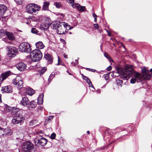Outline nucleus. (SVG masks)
Wrapping results in <instances>:
<instances>
[{
    "mask_svg": "<svg viewBox=\"0 0 152 152\" xmlns=\"http://www.w3.org/2000/svg\"><path fill=\"white\" fill-rule=\"evenodd\" d=\"M142 71L143 74L141 75L135 71L132 65H127L124 69L121 68L117 69V72H113L112 75L114 76L115 73L117 72L122 75V77L124 80H128L131 77L132 78L130 80V83H134L136 81L140 82L142 79L149 80L152 77V73L149 74V72L146 68H142Z\"/></svg>",
    "mask_w": 152,
    "mask_h": 152,
    "instance_id": "1",
    "label": "nucleus"
},
{
    "mask_svg": "<svg viewBox=\"0 0 152 152\" xmlns=\"http://www.w3.org/2000/svg\"><path fill=\"white\" fill-rule=\"evenodd\" d=\"M30 55L31 59L34 62L39 61L42 57L41 51L38 49L32 50Z\"/></svg>",
    "mask_w": 152,
    "mask_h": 152,
    "instance_id": "2",
    "label": "nucleus"
},
{
    "mask_svg": "<svg viewBox=\"0 0 152 152\" xmlns=\"http://www.w3.org/2000/svg\"><path fill=\"white\" fill-rule=\"evenodd\" d=\"M40 8V7L39 5L33 3L28 4L26 7V12L30 14L39 11Z\"/></svg>",
    "mask_w": 152,
    "mask_h": 152,
    "instance_id": "3",
    "label": "nucleus"
},
{
    "mask_svg": "<svg viewBox=\"0 0 152 152\" xmlns=\"http://www.w3.org/2000/svg\"><path fill=\"white\" fill-rule=\"evenodd\" d=\"M19 51L21 52L30 53L31 50L30 45L28 43L22 42L19 47Z\"/></svg>",
    "mask_w": 152,
    "mask_h": 152,
    "instance_id": "4",
    "label": "nucleus"
},
{
    "mask_svg": "<svg viewBox=\"0 0 152 152\" xmlns=\"http://www.w3.org/2000/svg\"><path fill=\"white\" fill-rule=\"evenodd\" d=\"M34 142L36 145L39 146H44L47 142V140L45 138L41 136L38 135L35 138Z\"/></svg>",
    "mask_w": 152,
    "mask_h": 152,
    "instance_id": "5",
    "label": "nucleus"
},
{
    "mask_svg": "<svg viewBox=\"0 0 152 152\" xmlns=\"http://www.w3.org/2000/svg\"><path fill=\"white\" fill-rule=\"evenodd\" d=\"M33 144L29 141H27L23 143L22 146L23 151L26 152H30L34 149Z\"/></svg>",
    "mask_w": 152,
    "mask_h": 152,
    "instance_id": "6",
    "label": "nucleus"
},
{
    "mask_svg": "<svg viewBox=\"0 0 152 152\" xmlns=\"http://www.w3.org/2000/svg\"><path fill=\"white\" fill-rule=\"evenodd\" d=\"M67 2L70 4H72V7L74 8H76L78 10L83 11L85 9V7L81 6L78 3L74 4V0H67Z\"/></svg>",
    "mask_w": 152,
    "mask_h": 152,
    "instance_id": "7",
    "label": "nucleus"
},
{
    "mask_svg": "<svg viewBox=\"0 0 152 152\" xmlns=\"http://www.w3.org/2000/svg\"><path fill=\"white\" fill-rule=\"evenodd\" d=\"M8 51V55L10 57L15 56L18 52V50L14 47H7V48Z\"/></svg>",
    "mask_w": 152,
    "mask_h": 152,
    "instance_id": "8",
    "label": "nucleus"
},
{
    "mask_svg": "<svg viewBox=\"0 0 152 152\" xmlns=\"http://www.w3.org/2000/svg\"><path fill=\"white\" fill-rule=\"evenodd\" d=\"M23 81L20 77H17L13 80V84L20 88L23 87Z\"/></svg>",
    "mask_w": 152,
    "mask_h": 152,
    "instance_id": "9",
    "label": "nucleus"
},
{
    "mask_svg": "<svg viewBox=\"0 0 152 152\" xmlns=\"http://www.w3.org/2000/svg\"><path fill=\"white\" fill-rule=\"evenodd\" d=\"M64 23H60L58 25L57 28V33L59 34H65V30H66L65 26L64 25Z\"/></svg>",
    "mask_w": 152,
    "mask_h": 152,
    "instance_id": "10",
    "label": "nucleus"
},
{
    "mask_svg": "<svg viewBox=\"0 0 152 152\" xmlns=\"http://www.w3.org/2000/svg\"><path fill=\"white\" fill-rule=\"evenodd\" d=\"M24 119V118L20 115H16L14 116L12 121L13 124H17L20 123Z\"/></svg>",
    "mask_w": 152,
    "mask_h": 152,
    "instance_id": "11",
    "label": "nucleus"
},
{
    "mask_svg": "<svg viewBox=\"0 0 152 152\" xmlns=\"http://www.w3.org/2000/svg\"><path fill=\"white\" fill-rule=\"evenodd\" d=\"M16 67L20 71H22L26 69V65L23 62H21L18 63Z\"/></svg>",
    "mask_w": 152,
    "mask_h": 152,
    "instance_id": "12",
    "label": "nucleus"
},
{
    "mask_svg": "<svg viewBox=\"0 0 152 152\" xmlns=\"http://www.w3.org/2000/svg\"><path fill=\"white\" fill-rule=\"evenodd\" d=\"M29 101L28 99L26 96L23 98L20 102V104L27 107Z\"/></svg>",
    "mask_w": 152,
    "mask_h": 152,
    "instance_id": "13",
    "label": "nucleus"
},
{
    "mask_svg": "<svg viewBox=\"0 0 152 152\" xmlns=\"http://www.w3.org/2000/svg\"><path fill=\"white\" fill-rule=\"evenodd\" d=\"M50 22L49 21L47 22L46 21L44 23H42L40 25V28L42 29H47L48 28L50 25Z\"/></svg>",
    "mask_w": 152,
    "mask_h": 152,
    "instance_id": "14",
    "label": "nucleus"
},
{
    "mask_svg": "<svg viewBox=\"0 0 152 152\" xmlns=\"http://www.w3.org/2000/svg\"><path fill=\"white\" fill-rule=\"evenodd\" d=\"M1 91L3 92L10 93L12 92V88L10 86H4L2 87Z\"/></svg>",
    "mask_w": 152,
    "mask_h": 152,
    "instance_id": "15",
    "label": "nucleus"
},
{
    "mask_svg": "<svg viewBox=\"0 0 152 152\" xmlns=\"http://www.w3.org/2000/svg\"><path fill=\"white\" fill-rule=\"evenodd\" d=\"M37 104L36 102L34 101H32L30 102H29L27 107L30 110L31 109L34 108L36 106Z\"/></svg>",
    "mask_w": 152,
    "mask_h": 152,
    "instance_id": "16",
    "label": "nucleus"
},
{
    "mask_svg": "<svg viewBox=\"0 0 152 152\" xmlns=\"http://www.w3.org/2000/svg\"><path fill=\"white\" fill-rule=\"evenodd\" d=\"M7 9V7L4 4L0 5V15H4Z\"/></svg>",
    "mask_w": 152,
    "mask_h": 152,
    "instance_id": "17",
    "label": "nucleus"
},
{
    "mask_svg": "<svg viewBox=\"0 0 152 152\" xmlns=\"http://www.w3.org/2000/svg\"><path fill=\"white\" fill-rule=\"evenodd\" d=\"M11 73V72L10 71H7L4 73H3L1 74V76H0L2 78L1 79V81H3L4 80L7 78L9 76Z\"/></svg>",
    "mask_w": 152,
    "mask_h": 152,
    "instance_id": "18",
    "label": "nucleus"
},
{
    "mask_svg": "<svg viewBox=\"0 0 152 152\" xmlns=\"http://www.w3.org/2000/svg\"><path fill=\"white\" fill-rule=\"evenodd\" d=\"M52 56L49 54H45L44 58L46 59L48 61V64H51L53 61Z\"/></svg>",
    "mask_w": 152,
    "mask_h": 152,
    "instance_id": "19",
    "label": "nucleus"
},
{
    "mask_svg": "<svg viewBox=\"0 0 152 152\" xmlns=\"http://www.w3.org/2000/svg\"><path fill=\"white\" fill-rule=\"evenodd\" d=\"M26 93L30 96H32L35 93V91L31 88L28 87L26 88Z\"/></svg>",
    "mask_w": 152,
    "mask_h": 152,
    "instance_id": "20",
    "label": "nucleus"
},
{
    "mask_svg": "<svg viewBox=\"0 0 152 152\" xmlns=\"http://www.w3.org/2000/svg\"><path fill=\"white\" fill-rule=\"evenodd\" d=\"M6 35L8 38L10 40H13L15 39V37L12 33L7 32H6Z\"/></svg>",
    "mask_w": 152,
    "mask_h": 152,
    "instance_id": "21",
    "label": "nucleus"
},
{
    "mask_svg": "<svg viewBox=\"0 0 152 152\" xmlns=\"http://www.w3.org/2000/svg\"><path fill=\"white\" fill-rule=\"evenodd\" d=\"M44 94L42 93L39 96L38 99L37 103L40 105L42 104L43 102Z\"/></svg>",
    "mask_w": 152,
    "mask_h": 152,
    "instance_id": "22",
    "label": "nucleus"
},
{
    "mask_svg": "<svg viewBox=\"0 0 152 152\" xmlns=\"http://www.w3.org/2000/svg\"><path fill=\"white\" fill-rule=\"evenodd\" d=\"M50 4L49 2H44L43 3V5L42 7V9L44 11H48L49 10V6Z\"/></svg>",
    "mask_w": 152,
    "mask_h": 152,
    "instance_id": "23",
    "label": "nucleus"
},
{
    "mask_svg": "<svg viewBox=\"0 0 152 152\" xmlns=\"http://www.w3.org/2000/svg\"><path fill=\"white\" fill-rule=\"evenodd\" d=\"M35 45L37 48L39 49H42L44 47V45L43 43L42 42L40 41L37 42L35 44Z\"/></svg>",
    "mask_w": 152,
    "mask_h": 152,
    "instance_id": "24",
    "label": "nucleus"
},
{
    "mask_svg": "<svg viewBox=\"0 0 152 152\" xmlns=\"http://www.w3.org/2000/svg\"><path fill=\"white\" fill-rule=\"evenodd\" d=\"M5 135H11L12 134V132L11 130L9 128H6L3 130Z\"/></svg>",
    "mask_w": 152,
    "mask_h": 152,
    "instance_id": "25",
    "label": "nucleus"
},
{
    "mask_svg": "<svg viewBox=\"0 0 152 152\" xmlns=\"http://www.w3.org/2000/svg\"><path fill=\"white\" fill-rule=\"evenodd\" d=\"M37 122V121L35 119L31 121L29 123V125L30 126H33L34 125H37L36 124Z\"/></svg>",
    "mask_w": 152,
    "mask_h": 152,
    "instance_id": "26",
    "label": "nucleus"
},
{
    "mask_svg": "<svg viewBox=\"0 0 152 152\" xmlns=\"http://www.w3.org/2000/svg\"><path fill=\"white\" fill-rule=\"evenodd\" d=\"M104 56L107 59H108L110 62H113V60L111 57L107 53H104Z\"/></svg>",
    "mask_w": 152,
    "mask_h": 152,
    "instance_id": "27",
    "label": "nucleus"
},
{
    "mask_svg": "<svg viewBox=\"0 0 152 152\" xmlns=\"http://www.w3.org/2000/svg\"><path fill=\"white\" fill-rule=\"evenodd\" d=\"M12 112L14 114H16L19 111V109L17 108L12 107Z\"/></svg>",
    "mask_w": 152,
    "mask_h": 152,
    "instance_id": "28",
    "label": "nucleus"
},
{
    "mask_svg": "<svg viewBox=\"0 0 152 152\" xmlns=\"http://www.w3.org/2000/svg\"><path fill=\"white\" fill-rule=\"evenodd\" d=\"M54 4L55 5L56 7L57 8H59L62 6V4L61 3L57 2H54Z\"/></svg>",
    "mask_w": 152,
    "mask_h": 152,
    "instance_id": "29",
    "label": "nucleus"
},
{
    "mask_svg": "<svg viewBox=\"0 0 152 152\" xmlns=\"http://www.w3.org/2000/svg\"><path fill=\"white\" fill-rule=\"evenodd\" d=\"M6 34L4 30L3 29H1L0 30V37H1L4 36Z\"/></svg>",
    "mask_w": 152,
    "mask_h": 152,
    "instance_id": "30",
    "label": "nucleus"
},
{
    "mask_svg": "<svg viewBox=\"0 0 152 152\" xmlns=\"http://www.w3.org/2000/svg\"><path fill=\"white\" fill-rule=\"evenodd\" d=\"M116 84L117 85L121 86V84L123 83V81L121 80L118 79L116 80Z\"/></svg>",
    "mask_w": 152,
    "mask_h": 152,
    "instance_id": "31",
    "label": "nucleus"
},
{
    "mask_svg": "<svg viewBox=\"0 0 152 152\" xmlns=\"http://www.w3.org/2000/svg\"><path fill=\"white\" fill-rule=\"evenodd\" d=\"M47 70V68L45 67L42 68L40 72V74L41 75L43 74Z\"/></svg>",
    "mask_w": 152,
    "mask_h": 152,
    "instance_id": "32",
    "label": "nucleus"
},
{
    "mask_svg": "<svg viewBox=\"0 0 152 152\" xmlns=\"http://www.w3.org/2000/svg\"><path fill=\"white\" fill-rule=\"evenodd\" d=\"M53 116H49L47 119H46L45 121L47 122H50L53 118Z\"/></svg>",
    "mask_w": 152,
    "mask_h": 152,
    "instance_id": "33",
    "label": "nucleus"
},
{
    "mask_svg": "<svg viewBox=\"0 0 152 152\" xmlns=\"http://www.w3.org/2000/svg\"><path fill=\"white\" fill-rule=\"evenodd\" d=\"M31 31L34 34H37L38 32V30L35 28H32Z\"/></svg>",
    "mask_w": 152,
    "mask_h": 152,
    "instance_id": "34",
    "label": "nucleus"
},
{
    "mask_svg": "<svg viewBox=\"0 0 152 152\" xmlns=\"http://www.w3.org/2000/svg\"><path fill=\"white\" fill-rule=\"evenodd\" d=\"M17 4L18 5H21L22 3V0H14Z\"/></svg>",
    "mask_w": 152,
    "mask_h": 152,
    "instance_id": "35",
    "label": "nucleus"
},
{
    "mask_svg": "<svg viewBox=\"0 0 152 152\" xmlns=\"http://www.w3.org/2000/svg\"><path fill=\"white\" fill-rule=\"evenodd\" d=\"M82 75L83 76V77L85 80H86V81L88 80L89 82H90V80L87 77L85 76L83 74H82Z\"/></svg>",
    "mask_w": 152,
    "mask_h": 152,
    "instance_id": "36",
    "label": "nucleus"
},
{
    "mask_svg": "<svg viewBox=\"0 0 152 152\" xmlns=\"http://www.w3.org/2000/svg\"><path fill=\"white\" fill-rule=\"evenodd\" d=\"M12 107H8L6 108V110L7 111L10 112L11 110L12 111Z\"/></svg>",
    "mask_w": 152,
    "mask_h": 152,
    "instance_id": "37",
    "label": "nucleus"
},
{
    "mask_svg": "<svg viewBox=\"0 0 152 152\" xmlns=\"http://www.w3.org/2000/svg\"><path fill=\"white\" fill-rule=\"evenodd\" d=\"M56 134L53 133L51 135L50 138L52 139H54L56 137Z\"/></svg>",
    "mask_w": 152,
    "mask_h": 152,
    "instance_id": "38",
    "label": "nucleus"
},
{
    "mask_svg": "<svg viewBox=\"0 0 152 152\" xmlns=\"http://www.w3.org/2000/svg\"><path fill=\"white\" fill-rule=\"evenodd\" d=\"M87 82L88 83L90 87H94L93 86L91 82L90 81V82H89L88 81H87Z\"/></svg>",
    "mask_w": 152,
    "mask_h": 152,
    "instance_id": "39",
    "label": "nucleus"
},
{
    "mask_svg": "<svg viewBox=\"0 0 152 152\" xmlns=\"http://www.w3.org/2000/svg\"><path fill=\"white\" fill-rule=\"evenodd\" d=\"M86 69L87 70H88L90 71H91L92 72H94L96 71V70L91 69L88 68H86Z\"/></svg>",
    "mask_w": 152,
    "mask_h": 152,
    "instance_id": "40",
    "label": "nucleus"
},
{
    "mask_svg": "<svg viewBox=\"0 0 152 152\" xmlns=\"http://www.w3.org/2000/svg\"><path fill=\"white\" fill-rule=\"evenodd\" d=\"M94 28L96 29L98 28L99 27V26L97 24H94Z\"/></svg>",
    "mask_w": 152,
    "mask_h": 152,
    "instance_id": "41",
    "label": "nucleus"
},
{
    "mask_svg": "<svg viewBox=\"0 0 152 152\" xmlns=\"http://www.w3.org/2000/svg\"><path fill=\"white\" fill-rule=\"evenodd\" d=\"M60 41L62 42L64 44H65L66 43V42L65 41L62 39H60Z\"/></svg>",
    "mask_w": 152,
    "mask_h": 152,
    "instance_id": "42",
    "label": "nucleus"
},
{
    "mask_svg": "<svg viewBox=\"0 0 152 152\" xmlns=\"http://www.w3.org/2000/svg\"><path fill=\"white\" fill-rule=\"evenodd\" d=\"M112 69V67L111 66H108L107 68V70L108 71H110Z\"/></svg>",
    "mask_w": 152,
    "mask_h": 152,
    "instance_id": "43",
    "label": "nucleus"
},
{
    "mask_svg": "<svg viewBox=\"0 0 152 152\" xmlns=\"http://www.w3.org/2000/svg\"><path fill=\"white\" fill-rule=\"evenodd\" d=\"M58 63L57 64L58 65H60V64H61V61H60V60L59 57V56H58Z\"/></svg>",
    "mask_w": 152,
    "mask_h": 152,
    "instance_id": "44",
    "label": "nucleus"
},
{
    "mask_svg": "<svg viewBox=\"0 0 152 152\" xmlns=\"http://www.w3.org/2000/svg\"><path fill=\"white\" fill-rule=\"evenodd\" d=\"M105 30L108 33V35L109 37H110L111 36V33L110 32L107 30L105 29Z\"/></svg>",
    "mask_w": 152,
    "mask_h": 152,
    "instance_id": "45",
    "label": "nucleus"
},
{
    "mask_svg": "<svg viewBox=\"0 0 152 152\" xmlns=\"http://www.w3.org/2000/svg\"><path fill=\"white\" fill-rule=\"evenodd\" d=\"M104 77L106 80H107L109 78L108 76L107 75H104Z\"/></svg>",
    "mask_w": 152,
    "mask_h": 152,
    "instance_id": "46",
    "label": "nucleus"
},
{
    "mask_svg": "<svg viewBox=\"0 0 152 152\" xmlns=\"http://www.w3.org/2000/svg\"><path fill=\"white\" fill-rule=\"evenodd\" d=\"M93 17L95 18H96L97 17V16L95 14L93 13Z\"/></svg>",
    "mask_w": 152,
    "mask_h": 152,
    "instance_id": "47",
    "label": "nucleus"
},
{
    "mask_svg": "<svg viewBox=\"0 0 152 152\" xmlns=\"http://www.w3.org/2000/svg\"><path fill=\"white\" fill-rule=\"evenodd\" d=\"M64 57L65 58H68V56L67 55L64 54Z\"/></svg>",
    "mask_w": 152,
    "mask_h": 152,
    "instance_id": "48",
    "label": "nucleus"
},
{
    "mask_svg": "<svg viewBox=\"0 0 152 152\" xmlns=\"http://www.w3.org/2000/svg\"><path fill=\"white\" fill-rule=\"evenodd\" d=\"M99 30V32L100 33H102V29H99L98 30Z\"/></svg>",
    "mask_w": 152,
    "mask_h": 152,
    "instance_id": "49",
    "label": "nucleus"
},
{
    "mask_svg": "<svg viewBox=\"0 0 152 152\" xmlns=\"http://www.w3.org/2000/svg\"><path fill=\"white\" fill-rule=\"evenodd\" d=\"M57 15H61L63 17V14H61V13H58L57 14Z\"/></svg>",
    "mask_w": 152,
    "mask_h": 152,
    "instance_id": "50",
    "label": "nucleus"
},
{
    "mask_svg": "<svg viewBox=\"0 0 152 152\" xmlns=\"http://www.w3.org/2000/svg\"><path fill=\"white\" fill-rule=\"evenodd\" d=\"M1 77L0 76V86H1Z\"/></svg>",
    "mask_w": 152,
    "mask_h": 152,
    "instance_id": "51",
    "label": "nucleus"
},
{
    "mask_svg": "<svg viewBox=\"0 0 152 152\" xmlns=\"http://www.w3.org/2000/svg\"><path fill=\"white\" fill-rule=\"evenodd\" d=\"M71 64H73L75 66V65L76 64V63H74V62H72Z\"/></svg>",
    "mask_w": 152,
    "mask_h": 152,
    "instance_id": "52",
    "label": "nucleus"
},
{
    "mask_svg": "<svg viewBox=\"0 0 152 152\" xmlns=\"http://www.w3.org/2000/svg\"><path fill=\"white\" fill-rule=\"evenodd\" d=\"M5 42H6L7 43H9V44H10V43H10V42H9V41H5Z\"/></svg>",
    "mask_w": 152,
    "mask_h": 152,
    "instance_id": "53",
    "label": "nucleus"
},
{
    "mask_svg": "<svg viewBox=\"0 0 152 152\" xmlns=\"http://www.w3.org/2000/svg\"><path fill=\"white\" fill-rule=\"evenodd\" d=\"M94 21L95 22H97V19H96V18H94Z\"/></svg>",
    "mask_w": 152,
    "mask_h": 152,
    "instance_id": "54",
    "label": "nucleus"
},
{
    "mask_svg": "<svg viewBox=\"0 0 152 152\" xmlns=\"http://www.w3.org/2000/svg\"><path fill=\"white\" fill-rule=\"evenodd\" d=\"M1 95L0 94V102H1Z\"/></svg>",
    "mask_w": 152,
    "mask_h": 152,
    "instance_id": "55",
    "label": "nucleus"
},
{
    "mask_svg": "<svg viewBox=\"0 0 152 152\" xmlns=\"http://www.w3.org/2000/svg\"><path fill=\"white\" fill-rule=\"evenodd\" d=\"M67 72L68 73H69V75H72V74H71V73H70L68 71V70H67Z\"/></svg>",
    "mask_w": 152,
    "mask_h": 152,
    "instance_id": "56",
    "label": "nucleus"
},
{
    "mask_svg": "<svg viewBox=\"0 0 152 152\" xmlns=\"http://www.w3.org/2000/svg\"><path fill=\"white\" fill-rule=\"evenodd\" d=\"M87 133L88 134H89V133H90V132H89V131H88L87 132Z\"/></svg>",
    "mask_w": 152,
    "mask_h": 152,
    "instance_id": "57",
    "label": "nucleus"
},
{
    "mask_svg": "<svg viewBox=\"0 0 152 152\" xmlns=\"http://www.w3.org/2000/svg\"><path fill=\"white\" fill-rule=\"evenodd\" d=\"M4 129L3 128H1L0 127V130H3H3Z\"/></svg>",
    "mask_w": 152,
    "mask_h": 152,
    "instance_id": "58",
    "label": "nucleus"
},
{
    "mask_svg": "<svg viewBox=\"0 0 152 152\" xmlns=\"http://www.w3.org/2000/svg\"><path fill=\"white\" fill-rule=\"evenodd\" d=\"M27 23L28 24H30V22H29V21H28Z\"/></svg>",
    "mask_w": 152,
    "mask_h": 152,
    "instance_id": "59",
    "label": "nucleus"
},
{
    "mask_svg": "<svg viewBox=\"0 0 152 152\" xmlns=\"http://www.w3.org/2000/svg\"><path fill=\"white\" fill-rule=\"evenodd\" d=\"M150 71L152 73V68L150 69Z\"/></svg>",
    "mask_w": 152,
    "mask_h": 152,
    "instance_id": "60",
    "label": "nucleus"
},
{
    "mask_svg": "<svg viewBox=\"0 0 152 152\" xmlns=\"http://www.w3.org/2000/svg\"><path fill=\"white\" fill-rule=\"evenodd\" d=\"M1 56H0V61L1 60Z\"/></svg>",
    "mask_w": 152,
    "mask_h": 152,
    "instance_id": "61",
    "label": "nucleus"
},
{
    "mask_svg": "<svg viewBox=\"0 0 152 152\" xmlns=\"http://www.w3.org/2000/svg\"><path fill=\"white\" fill-rule=\"evenodd\" d=\"M72 28V27L70 28H69V29H71Z\"/></svg>",
    "mask_w": 152,
    "mask_h": 152,
    "instance_id": "62",
    "label": "nucleus"
},
{
    "mask_svg": "<svg viewBox=\"0 0 152 152\" xmlns=\"http://www.w3.org/2000/svg\"><path fill=\"white\" fill-rule=\"evenodd\" d=\"M50 76H50V77H49V78L50 77Z\"/></svg>",
    "mask_w": 152,
    "mask_h": 152,
    "instance_id": "63",
    "label": "nucleus"
},
{
    "mask_svg": "<svg viewBox=\"0 0 152 152\" xmlns=\"http://www.w3.org/2000/svg\"><path fill=\"white\" fill-rule=\"evenodd\" d=\"M62 65L63 66H64V64H63Z\"/></svg>",
    "mask_w": 152,
    "mask_h": 152,
    "instance_id": "64",
    "label": "nucleus"
}]
</instances>
